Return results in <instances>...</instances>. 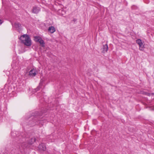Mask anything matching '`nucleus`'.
Masks as SVG:
<instances>
[{
  "label": "nucleus",
  "mask_w": 154,
  "mask_h": 154,
  "mask_svg": "<svg viewBox=\"0 0 154 154\" xmlns=\"http://www.w3.org/2000/svg\"><path fill=\"white\" fill-rule=\"evenodd\" d=\"M20 39L21 42L25 45L29 46L31 45V40L28 35L24 34L22 35Z\"/></svg>",
  "instance_id": "1"
},
{
  "label": "nucleus",
  "mask_w": 154,
  "mask_h": 154,
  "mask_svg": "<svg viewBox=\"0 0 154 154\" xmlns=\"http://www.w3.org/2000/svg\"><path fill=\"white\" fill-rule=\"evenodd\" d=\"M136 43L139 46V50L140 51H143L144 49V45L142 40L139 39L136 40Z\"/></svg>",
  "instance_id": "2"
},
{
  "label": "nucleus",
  "mask_w": 154,
  "mask_h": 154,
  "mask_svg": "<svg viewBox=\"0 0 154 154\" xmlns=\"http://www.w3.org/2000/svg\"><path fill=\"white\" fill-rule=\"evenodd\" d=\"M38 72V70L36 69H32L29 72V75L31 77H33L36 75Z\"/></svg>",
  "instance_id": "3"
},
{
  "label": "nucleus",
  "mask_w": 154,
  "mask_h": 154,
  "mask_svg": "<svg viewBox=\"0 0 154 154\" xmlns=\"http://www.w3.org/2000/svg\"><path fill=\"white\" fill-rule=\"evenodd\" d=\"M40 11V9L39 8L36 6L33 7L32 10V13L35 14H37Z\"/></svg>",
  "instance_id": "4"
},
{
  "label": "nucleus",
  "mask_w": 154,
  "mask_h": 154,
  "mask_svg": "<svg viewBox=\"0 0 154 154\" xmlns=\"http://www.w3.org/2000/svg\"><path fill=\"white\" fill-rule=\"evenodd\" d=\"M108 49V46L107 44H106L103 46L102 48V52L103 53L107 52Z\"/></svg>",
  "instance_id": "5"
},
{
  "label": "nucleus",
  "mask_w": 154,
  "mask_h": 154,
  "mask_svg": "<svg viewBox=\"0 0 154 154\" xmlns=\"http://www.w3.org/2000/svg\"><path fill=\"white\" fill-rule=\"evenodd\" d=\"M39 149L40 150H45L46 149V147L45 145L43 143L40 144L38 146Z\"/></svg>",
  "instance_id": "6"
},
{
  "label": "nucleus",
  "mask_w": 154,
  "mask_h": 154,
  "mask_svg": "<svg viewBox=\"0 0 154 154\" xmlns=\"http://www.w3.org/2000/svg\"><path fill=\"white\" fill-rule=\"evenodd\" d=\"M21 25L18 23H15L14 26V27L15 28H22Z\"/></svg>",
  "instance_id": "7"
},
{
  "label": "nucleus",
  "mask_w": 154,
  "mask_h": 154,
  "mask_svg": "<svg viewBox=\"0 0 154 154\" xmlns=\"http://www.w3.org/2000/svg\"><path fill=\"white\" fill-rule=\"evenodd\" d=\"M42 39L41 37L38 36H34V40L36 42H39V41Z\"/></svg>",
  "instance_id": "8"
},
{
  "label": "nucleus",
  "mask_w": 154,
  "mask_h": 154,
  "mask_svg": "<svg viewBox=\"0 0 154 154\" xmlns=\"http://www.w3.org/2000/svg\"><path fill=\"white\" fill-rule=\"evenodd\" d=\"M38 42L40 43V46L42 47H45V43L44 41L42 39L40 40Z\"/></svg>",
  "instance_id": "9"
},
{
  "label": "nucleus",
  "mask_w": 154,
  "mask_h": 154,
  "mask_svg": "<svg viewBox=\"0 0 154 154\" xmlns=\"http://www.w3.org/2000/svg\"><path fill=\"white\" fill-rule=\"evenodd\" d=\"M36 140V138L35 137L32 138L29 142V143L30 144H32Z\"/></svg>",
  "instance_id": "10"
},
{
  "label": "nucleus",
  "mask_w": 154,
  "mask_h": 154,
  "mask_svg": "<svg viewBox=\"0 0 154 154\" xmlns=\"http://www.w3.org/2000/svg\"><path fill=\"white\" fill-rule=\"evenodd\" d=\"M55 31V29H48V32L52 33Z\"/></svg>",
  "instance_id": "11"
},
{
  "label": "nucleus",
  "mask_w": 154,
  "mask_h": 154,
  "mask_svg": "<svg viewBox=\"0 0 154 154\" xmlns=\"http://www.w3.org/2000/svg\"><path fill=\"white\" fill-rule=\"evenodd\" d=\"M54 29V26H51V27H50L48 29Z\"/></svg>",
  "instance_id": "12"
},
{
  "label": "nucleus",
  "mask_w": 154,
  "mask_h": 154,
  "mask_svg": "<svg viewBox=\"0 0 154 154\" xmlns=\"http://www.w3.org/2000/svg\"><path fill=\"white\" fill-rule=\"evenodd\" d=\"M151 109L154 111V106L151 107Z\"/></svg>",
  "instance_id": "13"
},
{
  "label": "nucleus",
  "mask_w": 154,
  "mask_h": 154,
  "mask_svg": "<svg viewBox=\"0 0 154 154\" xmlns=\"http://www.w3.org/2000/svg\"><path fill=\"white\" fill-rule=\"evenodd\" d=\"M2 23H3V21L2 20H0V25L2 24Z\"/></svg>",
  "instance_id": "14"
},
{
  "label": "nucleus",
  "mask_w": 154,
  "mask_h": 154,
  "mask_svg": "<svg viewBox=\"0 0 154 154\" xmlns=\"http://www.w3.org/2000/svg\"><path fill=\"white\" fill-rule=\"evenodd\" d=\"M42 83H40V86H41V85H42Z\"/></svg>",
  "instance_id": "15"
},
{
  "label": "nucleus",
  "mask_w": 154,
  "mask_h": 154,
  "mask_svg": "<svg viewBox=\"0 0 154 154\" xmlns=\"http://www.w3.org/2000/svg\"><path fill=\"white\" fill-rule=\"evenodd\" d=\"M39 87H39H39H38V88L39 89Z\"/></svg>",
  "instance_id": "16"
}]
</instances>
